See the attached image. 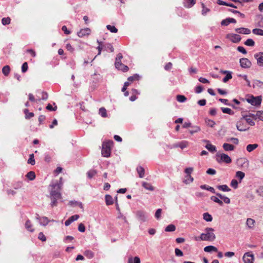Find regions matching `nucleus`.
Listing matches in <instances>:
<instances>
[{
  "label": "nucleus",
  "mask_w": 263,
  "mask_h": 263,
  "mask_svg": "<svg viewBox=\"0 0 263 263\" xmlns=\"http://www.w3.org/2000/svg\"><path fill=\"white\" fill-rule=\"evenodd\" d=\"M52 186V190L50 192V197H54L55 199L62 198L61 194L60 192L61 190V185L59 183H52L50 185Z\"/></svg>",
  "instance_id": "1"
},
{
  "label": "nucleus",
  "mask_w": 263,
  "mask_h": 263,
  "mask_svg": "<svg viewBox=\"0 0 263 263\" xmlns=\"http://www.w3.org/2000/svg\"><path fill=\"white\" fill-rule=\"evenodd\" d=\"M113 141L103 142L102 147V155L103 157H108L110 155L111 146L112 145Z\"/></svg>",
  "instance_id": "2"
},
{
  "label": "nucleus",
  "mask_w": 263,
  "mask_h": 263,
  "mask_svg": "<svg viewBox=\"0 0 263 263\" xmlns=\"http://www.w3.org/2000/svg\"><path fill=\"white\" fill-rule=\"evenodd\" d=\"M216 160L219 163L224 162L227 164L231 163V158L227 154L217 153L216 155Z\"/></svg>",
  "instance_id": "3"
},
{
  "label": "nucleus",
  "mask_w": 263,
  "mask_h": 263,
  "mask_svg": "<svg viewBox=\"0 0 263 263\" xmlns=\"http://www.w3.org/2000/svg\"><path fill=\"white\" fill-rule=\"evenodd\" d=\"M247 101L252 105L258 106L261 104L262 101L261 96L254 97L250 96L246 99Z\"/></svg>",
  "instance_id": "4"
},
{
  "label": "nucleus",
  "mask_w": 263,
  "mask_h": 263,
  "mask_svg": "<svg viewBox=\"0 0 263 263\" xmlns=\"http://www.w3.org/2000/svg\"><path fill=\"white\" fill-rule=\"evenodd\" d=\"M136 217L141 223L146 222L148 220L147 213L142 210L137 211L136 212Z\"/></svg>",
  "instance_id": "5"
},
{
  "label": "nucleus",
  "mask_w": 263,
  "mask_h": 263,
  "mask_svg": "<svg viewBox=\"0 0 263 263\" xmlns=\"http://www.w3.org/2000/svg\"><path fill=\"white\" fill-rule=\"evenodd\" d=\"M214 230L212 228H206L204 230L205 234L207 241H214L216 238V236L213 233Z\"/></svg>",
  "instance_id": "6"
},
{
  "label": "nucleus",
  "mask_w": 263,
  "mask_h": 263,
  "mask_svg": "<svg viewBox=\"0 0 263 263\" xmlns=\"http://www.w3.org/2000/svg\"><path fill=\"white\" fill-rule=\"evenodd\" d=\"M236 127L237 129L240 132H245L249 129V127L247 126L244 119H242V118L239 121L237 122Z\"/></svg>",
  "instance_id": "7"
},
{
  "label": "nucleus",
  "mask_w": 263,
  "mask_h": 263,
  "mask_svg": "<svg viewBox=\"0 0 263 263\" xmlns=\"http://www.w3.org/2000/svg\"><path fill=\"white\" fill-rule=\"evenodd\" d=\"M242 260L244 263H253L254 255L250 252H246L243 256Z\"/></svg>",
  "instance_id": "8"
},
{
  "label": "nucleus",
  "mask_w": 263,
  "mask_h": 263,
  "mask_svg": "<svg viewBox=\"0 0 263 263\" xmlns=\"http://www.w3.org/2000/svg\"><path fill=\"white\" fill-rule=\"evenodd\" d=\"M227 38L230 39L232 42L235 43H239L241 39L239 35L233 33L228 34L227 35Z\"/></svg>",
  "instance_id": "9"
},
{
  "label": "nucleus",
  "mask_w": 263,
  "mask_h": 263,
  "mask_svg": "<svg viewBox=\"0 0 263 263\" xmlns=\"http://www.w3.org/2000/svg\"><path fill=\"white\" fill-rule=\"evenodd\" d=\"M239 63L240 66L243 68H249L251 65L252 63L250 60H249L247 58H241L239 60Z\"/></svg>",
  "instance_id": "10"
},
{
  "label": "nucleus",
  "mask_w": 263,
  "mask_h": 263,
  "mask_svg": "<svg viewBox=\"0 0 263 263\" xmlns=\"http://www.w3.org/2000/svg\"><path fill=\"white\" fill-rule=\"evenodd\" d=\"M254 58L257 61V65L260 67L263 66V52H259L254 54Z\"/></svg>",
  "instance_id": "11"
},
{
  "label": "nucleus",
  "mask_w": 263,
  "mask_h": 263,
  "mask_svg": "<svg viewBox=\"0 0 263 263\" xmlns=\"http://www.w3.org/2000/svg\"><path fill=\"white\" fill-rule=\"evenodd\" d=\"M90 29L88 28H86L84 29H82L80 31L78 32L77 34L78 36L82 37L85 35H88L90 34Z\"/></svg>",
  "instance_id": "12"
},
{
  "label": "nucleus",
  "mask_w": 263,
  "mask_h": 263,
  "mask_svg": "<svg viewBox=\"0 0 263 263\" xmlns=\"http://www.w3.org/2000/svg\"><path fill=\"white\" fill-rule=\"evenodd\" d=\"M116 68L119 70H121L123 72L127 71L129 69L127 66L121 63H118L115 65Z\"/></svg>",
  "instance_id": "13"
},
{
  "label": "nucleus",
  "mask_w": 263,
  "mask_h": 263,
  "mask_svg": "<svg viewBox=\"0 0 263 263\" xmlns=\"http://www.w3.org/2000/svg\"><path fill=\"white\" fill-rule=\"evenodd\" d=\"M235 31L238 33L244 34H249L251 32V31L249 29L243 27L236 28Z\"/></svg>",
  "instance_id": "14"
},
{
  "label": "nucleus",
  "mask_w": 263,
  "mask_h": 263,
  "mask_svg": "<svg viewBox=\"0 0 263 263\" xmlns=\"http://www.w3.org/2000/svg\"><path fill=\"white\" fill-rule=\"evenodd\" d=\"M184 6L190 8L196 4V0H184Z\"/></svg>",
  "instance_id": "15"
},
{
  "label": "nucleus",
  "mask_w": 263,
  "mask_h": 263,
  "mask_svg": "<svg viewBox=\"0 0 263 263\" xmlns=\"http://www.w3.org/2000/svg\"><path fill=\"white\" fill-rule=\"evenodd\" d=\"M191 129H189V132L191 134L197 133L201 130V128L199 126L196 125H192Z\"/></svg>",
  "instance_id": "16"
},
{
  "label": "nucleus",
  "mask_w": 263,
  "mask_h": 263,
  "mask_svg": "<svg viewBox=\"0 0 263 263\" xmlns=\"http://www.w3.org/2000/svg\"><path fill=\"white\" fill-rule=\"evenodd\" d=\"M222 147L226 151H232L235 148V146L233 145L227 143H224L222 145Z\"/></svg>",
  "instance_id": "17"
},
{
  "label": "nucleus",
  "mask_w": 263,
  "mask_h": 263,
  "mask_svg": "<svg viewBox=\"0 0 263 263\" xmlns=\"http://www.w3.org/2000/svg\"><path fill=\"white\" fill-rule=\"evenodd\" d=\"M105 203L107 205H112L114 203V200L110 195H106L105 196Z\"/></svg>",
  "instance_id": "18"
},
{
  "label": "nucleus",
  "mask_w": 263,
  "mask_h": 263,
  "mask_svg": "<svg viewBox=\"0 0 263 263\" xmlns=\"http://www.w3.org/2000/svg\"><path fill=\"white\" fill-rule=\"evenodd\" d=\"M103 45V50H110V52H113L114 51V48L112 45L110 43H105L104 44H102Z\"/></svg>",
  "instance_id": "19"
},
{
  "label": "nucleus",
  "mask_w": 263,
  "mask_h": 263,
  "mask_svg": "<svg viewBox=\"0 0 263 263\" xmlns=\"http://www.w3.org/2000/svg\"><path fill=\"white\" fill-rule=\"evenodd\" d=\"M204 251L206 252H218L217 248L213 246H208L204 247Z\"/></svg>",
  "instance_id": "20"
},
{
  "label": "nucleus",
  "mask_w": 263,
  "mask_h": 263,
  "mask_svg": "<svg viewBox=\"0 0 263 263\" xmlns=\"http://www.w3.org/2000/svg\"><path fill=\"white\" fill-rule=\"evenodd\" d=\"M137 171L139 174V177L141 178H143L144 176L145 170L141 166H138L137 167Z\"/></svg>",
  "instance_id": "21"
},
{
  "label": "nucleus",
  "mask_w": 263,
  "mask_h": 263,
  "mask_svg": "<svg viewBox=\"0 0 263 263\" xmlns=\"http://www.w3.org/2000/svg\"><path fill=\"white\" fill-rule=\"evenodd\" d=\"M216 196L220 198L221 199L223 200L224 203L227 204H229L230 203V199L229 198L226 197L222 195L220 193H217Z\"/></svg>",
  "instance_id": "22"
},
{
  "label": "nucleus",
  "mask_w": 263,
  "mask_h": 263,
  "mask_svg": "<svg viewBox=\"0 0 263 263\" xmlns=\"http://www.w3.org/2000/svg\"><path fill=\"white\" fill-rule=\"evenodd\" d=\"M216 187L220 191L223 192H229L231 190L230 189L227 185H218Z\"/></svg>",
  "instance_id": "23"
},
{
  "label": "nucleus",
  "mask_w": 263,
  "mask_h": 263,
  "mask_svg": "<svg viewBox=\"0 0 263 263\" xmlns=\"http://www.w3.org/2000/svg\"><path fill=\"white\" fill-rule=\"evenodd\" d=\"M142 185L143 187H144L146 190L153 191L154 190V187L151 185V184L146 182H142Z\"/></svg>",
  "instance_id": "24"
},
{
  "label": "nucleus",
  "mask_w": 263,
  "mask_h": 263,
  "mask_svg": "<svg viewBox=\"0 0 263 263\" xmlns=\"http://www.w3.org/2000/svg\"><path fill=\"white\" fill-rule=\"evenodd\" d=\"M50 220L48 219V218L47 217L44 216L41 218L40 220L39 221L40 224L41 225L46 226L48 224Z\"/></svg>",
  "instance_id": "25"
},
{
  "label": "nucleus",
  "mask_w": 263,
  "mask_h": 263,
  "mask_svg": "<svg viewBox=\"0 0 263 263\" xmlns=\"http://www.w3.org/2000/svg\"><path fill=\"white\" fill-rule=\"evenodd\" d=\"M258 146L257 144H249L247 146L246 149L248 152H251Z\"/></svg>",
  "instance_id": "26"
},
{
  "label": "nucleus",
  "mask_w": 263,
  "mask_h": 263,
  "mask_svg": "<svg viewBox=\"0 0 263 263\" xmlns=\"http://www.w3.org/2000/svg\"><path fill=\"white\" fill-rule=\"evenodd\" d=\"M242 119H244V120H245L246 122L251 126L255 125V122L253 121L252 119H251L250 118H248V116H243L242 117Z\"/></svg>",
  "instance_id": "27"
},
{
  "label": "nucleus",
  "mask_w": 263,
  "mask_h": 263,
  "mask_svg": "<svg viewBox=\"0 0 263 263\" xmlns=\"http://www.w3.org/2000/svg\"><path fill=\"white\" fill-rule=\"evenodd\" d=\"M205 147L210 152L214 153L216 151V146L210 143H207Z\"/></svg>",
  "instance_id": "28"
},
{
  "label": "nucleus",
  "mask_w": 263,
  "mask_h": 263,
  "mask_svg": "<svg viewBox=\"0 0 263 263\" xmlns=\"http://www.w3.org/2000/svg\"><path fill=\"white\" fill-rule=\"evenodd\" d=\"M203 218L207 222H211L213 219L212 216L209 213H203Z\"/></svg>",
  "instance_id": "29"
},
{
  "label": "nucleus",
  "mask_w": 263,
  "mask_h": 263,
  "mask_svg": "<svg viewBox=\"0 0 263 263\" xmlns=\"http://www.w3.org/2000/svg\"><path fill=\"white\" fill-rule=\"evenodd\" d=\"M25 228L26 229L31 232H33L34 231V229H32V224H31V221L30 220H27L26 222H25Z\"/></svg>",
  "instance_id": "30"
},
{
  "label": "nucleus",
  "mask_w": 263,
  "mask_h": 263,
  "mask_svg": "<svg viewBox=\"0 0 263 263\" xmlns=\"http://www.w3.org/2000/svg\"><path fill=\"white\" fill-rule=\"evenodd\" d=\"M26 177L30 180H33L35 178V173L30 171L26 174Z\"/></svg>",
  "instance_id": "31"
},
{
  "label": "nucleus",
  "mask_w": 263,
  "mask_h": 263,
  "mask_svg": "<svg viewBox=\"0 0 263 263\" xmlns=\"http://www.w3.org/2000/svg\"><path fill=\"white\" fill-rule=\"evenodd\" d=\"M10 67L9 65L5 66L2 69L3 73L6 76H8L10 73Z\"/></svg>",
  "instance_id": "32"
},
{
  "label": "nucleus",
  "mask_w": 263,
  "mask_h": 263,
  "mask_svg": "<svg viewBox=\"0 0 263 263\" xmlns=\"http://www.w3.org/2000/svg\"><path fill=\"white\" fill-rule=\"evenodd\" d=\"M221 109L224 114H227L230 115H233L234 114V112L229 108L221 107Z\"/></svg>",
  "instance_id": "33"
},
{
  "label": "nucleus",
  "mask_w": 263,
  "mask_h": 263,
  "mask_svg": "<svg viewBox=\"0 0 263 263\" xmlns=\"http://www.w3.org/2000/svg\"><path fill=\"white\" fill-rule=\"evenodd\" d=\"M211 200L213 201L214 202L217 203L220 205L222 206L223 204V202L220 200L217 197L212 196L211 197Z\"/></svg>",
  "instance_id": "34"
},
{
  "label": "nucleus",
  "mask_w": 263,
  "mask_h": 263,
  "mask_svg": "<svg viewBox=\"0 0 263 263\" xmlns=\"http://www.w3.org/2000/svg\"><path fill=\"white\" fill-rule=\"evenodd\" d=\"M253 87L254 88L258 87L263 88V82L259 80H255L253 82Z\"/></svg>",
  "instance_id": "35"
},
{
  "label": "nucleus",
  "mask_w": 263,
  "mask_h": 263,
  "mask_svg": "<svg viewBox=\"0 0 263 263\" xmlns=\"http://www.w3.org/2000/svg\"><path fill=\"white\" fill-rule=\"evenodd\" d=\"M255 220L251 218H248L246 221V224L249 228H252L254 227Z\"/></svg>",
  "instance_id": "36"
},
{
  "label": "nucleus",
  "mask_w": 263,
  "mask_h": 263,
  "mask_svg": "<svg viewBox=\"0 0 263 263\" xmlns=\"http://www.w3.org/2000/svg\"><path fill=\"white\" fill-rule=\"evenodd\" d=\"M176 230V227L173 224L168 225L165 229V232H174Z\"/></svg>",
  "instance_id": "37"
},
{
  "label": "nucleus",
  "mask_w": 263,
  "mask_h": 263,
  "mask_svg": "<svg viewBox=\"0 0 263 263\" xmlns=\"http://www.w3.org/2000/svg\"><path fill=\"white\" fill-rule=\"evenodd\" d=\"M253 34L263 36V30L258 28H255L252 30Z\"/></svg>",
  "instance_id": "38"
},
{
  "label": "nucleus",
  "mask_w": 263,
  "mask_h": 263,
  "mask_svg": "<svg viewBox=\"0 0 263 263\" xmlns=\"http://www.w3.org/2000/svg\"><path fill=\"white\" fill-rule=\"evenodd\" d=\"M216 3L219 5H224L229 7H233L232 5V3H229L226 2H224L222 0H217Z\"/></svg>",
  "instance_id": "39"
},
{
  "label": "nucleus",
  "mask_w": 263,
  "mask_h": 263,
  "mask_svg": "<svg viewBox=\"0 0 263 263\" xmlns=\"http://www.w3.org/2000/svg\"><path fill=\"white\" fill-rule=\"evenodd\" d=\"M176 99L179 102L183 103L186 100V98L183 95H178L176 96Z\"/></svg>",
  "instance_id": "40"
},
{
  "label": "nucleus",
  "mask_w": 263,
  "mask_h": 263,
  "mask_svg": "<svg viewBox=\"0 0 263 263\" xmlns=\"http://www.w3.org/2000/svg\"><path fill=\"white\" fill-rule=\"evenodd\" d=\"M232 78V72L230 71L228 72L226 76L222 79V81L224 83H227L229 80Z\"/></svg>",
  "instance_id": "41"
},
{
  "label": "nucleus",
  "mask_w": 263,
  "mask_h": 263,
  "mask_svg": "<svg viewBox=\"0 0 263 263\" xmlns=\"http://www.w3.org/2000/svg\"><path fill=\"white\" fill-rule=\"evenodd\" d=\"M140 77L138 74H135L132 76L129 77L128 78V81L130 82H133L134 80H139Z\"/></svg>",
  "instance_id": "42"
},
{
  "label": "nucleus",
  "mask_w": 263,
  "mask_h": 263,
  "mask_svg": "<svg viewBox=\"0 0 263 263\" xmlns=\"http://www.w3.org/2000/svg\"><path fill=\"white\" fill-rule=\"evenodd\" d=\"M106 28L112 33H117L118 32L117 28L114 26L108 25L106 26Z\"/></svg>",
  "instance_id": "43"
},
{
  "label": "nucleus",
  "mask_w": 263,
  "mask_h": 263,
  "mask_svg": "<svg viewBox=\"0 0 263 263\" xmlns=\"http://www.w3.org/2000/svg\"><path fill=\"white\" fill-rule=\"evenodd\" d=\"M245 174L243 172L241 171H237L236 174V177L239 179V182H241V180L245 177Z\"/></svg>",
  "instance_id": "44"
},
{
  "label": "nucleus",
  "mask_w": 263,
  "mask_h": 263,
  "mask_svg": "<svg viewBox=\"0 0 263 263\" xmlns=\"http://www.w3.org/2000/svg\"><path fill=\"white\" fill-rule=\"evenodd\" d=\"M205 121L207 125L211 127H213L216 124L215 121L209 119H205Z\"/></svg>",
  "instance_id": "45"
},
{
  "label": "nucleus",
  "mask_w": 263,
  "mask_h": 263,
  "mask_svg": "<svg viewBox=\"0 0 263 263\" xmlns=\"http://www.w3.org/2000/svg\"><path fill=\"white\" fill-rule=\"evenodd\" d=\"M97 171L96 170H89L87 174V176L89 178L91 179L92 178L93 176H95L96 175V174H97Z\"/></svg>",
  "instance_id": "46"
},
{
  "label": "nucleus",
  "mask_w": 263,
  "mask_h": 263,
  "mask_svg": "<svg viewBox=\"0 0 263 263\" xmlns=\"http://www.w3.org/2000/svg\"><path fill=\"white\" fill-rule=\"evenodd\" d=\"M34 154H31L30 155H29V159L28 160V163L29 164H30L31 165H34L35 163V160H34Z\"/></svg>",
  "instance_id": "47"
},
{
  "label": "nucleus",
  "mask_w": 263,
  "mask_h": 263,
  "mask_svg": "<svg viewBox=\"0 0 263 263\" xmlns=\"http://www.w3.org/2000/svg\"><path fill=\"white\" fill-rule=\"evenodd\" d=\"M245 44L248 46H254L255 42L252 39H248L245 41Z\"/></svg>",
  "instance_id": "48"
},
{
  "label": "nucleus",
  "mask_w": 263,
  "mask_h": 263,
  "mask_svg": "<svg viewBox=\"0 0 263 263\" xmlns=\"http://www.w3.org/2000/svg\"><path fill=\"white\" fill-rule=\"evenodd\" d=\"M11 19L9 17H4L2 20V23L3 25H8L10 23Z\"/></svg>",
  "instance_id": "49"
},
{
  "label": "nucleus",
  "mask_w": 263,
  "mask_h": 263,
  "mask_svg": "<svg viewBox=\"0 0 263 263\" xmlns=\"http://www.w3.org/2000/svg\"><path fill=\"white\" fill-rule=\"evenodd\" d=\"M99 114L102 117H106L107 116V113H106V110L104 107H101L99 109Z\"/></svg>",
  "instance_id": "50"
},
{
  "label": "nucleus",
  "mask_w": 263,
  "mask_h": 263,
  "mask_svg": "<svg viewBox=\"0 0 263 263\" xmlns=\"http://www.w3.org/2000/svg\"><path fill=\"white\" fill-rule=\"evenodd\" d=\"M84 254L89 258H91L93 257L94 254L90 250H86L84 252Z\"/></svg>",
  "instance_id": "51"
},
{
  "label": "nucleus",
  "mask_w": 263,
  "mask_h": 263,
  "mask_svg": "<svg viewBox=\"0 0 263 263\" xmlns=\"http://www.w3.org/2000/svg\"><path fill=\"white\" fill-rule=\"evenodd\" d=\"M238 182L236 179H233L231 182V186L235 189L238 188Z\"/></svg>",
  "instance_id": "52"
},
{
  "label": "nucleus",
  "mask_w": 263,
  "mask_h": 263,
  "mask_svg": "<svg viewBox=\"0 0 263 263\" xmlns=\"http://www.w3.org/2000/svg\"><path fill=\"white\" fill-rule=\"evenodd\" d=\"M97 43L99 44V46L97 47V49L98 50V55H100L101 53V51L103 50V45L101 42H100L99 40H97Z\"/></svg>",
  "instance_id": "53"
},
{
  "label": "nucleus",
  "mask_w": 263,
  "mask_h": 263,
  "mask_svg": "<svg viewBox=\"0 0 263 263\" xmlns=\"http://www.w3.org/2000/svg\"><path fill=\"white\" fill-rule=\"evenodd\" d=\"M162 213V209H158L157 210L155 216L157 219H159L161 217V215Z\"/></svg>",
  "instance_id": "54"
},
{
  "label": "nucleus",
  "mask_w": 263,
  "mask_h": 263,
  "mask_svg": "<svg viewBox=\"0 0 263 263\" xmlns=\"http://www.w3.org/2000/svg\"><path fill=\"white\" fill-rule=\"evenodd\" d=\"M123 58V55L121 53H119L118 54H117V58L116 59V61H115V65L116 64H118V63H121V59Z\"/></svg>",
  "instance_id": "55"
},
{
  "label": "nucleus",
  "mask_w": 263,
  "mask_h": 263,
  "mask_svg": "<svg viewBox=\"0 0 263 263\" xmlns=\"http://www.w3.org/2000/svg\"><path fill=\"white\" fill-rule=\"evenodd\" d=\"M248 116V117H251L254 120H257V119H259V114L258 111H257L256 114H249Z\"/></svg>",
  "instance_id": "56"
},
{
  "label": "nucleus",
  "mask_w": 263,
  "mask_h": 263,
  "mask_svg": "<svg viewBox=\"0 0 263 263\" xmlns=\"http://www.w3.org/2000/svg\"><path fill=\"white\" fill-rule=\"evenodd\" d=\"M175 253L177 256H182L183 255L182 251L178 248L175 249Z\"/></svg>",
  "instance_id": "57"
},
{
  "label": "nucleus",
  "mask_w": 263,
  "mask_h": 263,
  "mask_svg": "<svg viewBox=\"0 0 263 263\" xmlns=\"http://www.w3.org/2000/svg\"><path fill=\"white\" fill-rule=\"evenodd\" d=\"M203 90V87L202 85H198L195 88V92L197 93H201Z\"/></svg>",
  "instance_id": "58"
},
{
  "label": "nucleus",
  "mask_w": 263,
  "mask_h": 263,
  "mask_svg": "<svg viewBox=\"0 0 263 263\" xmlns=\"http://www.w3.org/2000/svg\"><path fill=\"white\" fill-rule=\"evenodd\" d=\"M38 238L42 241H45L46 240V237L44 235L43 232H40L39 234Z\"/></svg>",
  "instance_id": "59"
},
{
  "label": "nucleus",
  "mask_w": 263,
  "mask_h": 263,
  "mask_svg": "<svg viewBox=\"0 0 263 263\" xmlns=\"http://www.w3.org/2000/svg\"><path fill=\"white\" fill-rule=\"evenodd\" d=\"M202 15H205L207 12L210 11V9L208 8H206L204 5V4H202Z\"/></svg>",
  "instance_id": "60"
},
{
  "label": "nucleus",
  "mask_w": 263,
  "mask_h": 263,
  "mask_svg": "<svg viewBox=\"0 0 263 263\" xmlns=\"http://www.w3.org/2000/svg\"><path fill=\"white\" fill-rule=\"evenodd\" d=\"M85 227L83 223H80L78 226V230L81 232H84L85 231Z\"/></svg>",
  "instance_id": "61"
},
{
  "label": "nucleus",
  "mask_w": 263,
  "mask_h": 263,
  "mask_svg": "<svg viewBox=\"0 0 263 263\" xmlns=\"http://www.w3.org/2000/svg\"><path fill=\"white\" fill-rule=\"evenodd\" d=\"M237 50H238L239 52H241V53H243V54H247V50H246L245 49V48L243 47H242V46H238V47H237Z\"/></svg>",
  "instance_id": "62"
},
{
  "label": "nucleus",
  "mask_w": 263,
  "mask_h": 263,
  "mask_svg": "<svg viewBox=\"0 0 263 263\" xmlns=\"http://www.w3.org/2000/svg\"><path fill=\"white\" fill-rule=\"evenodd\" d=\"M28 69V64L27 62H25L22 66V71L23 72H26Z\"/></svg>",
  "instance_id": "63"
},
{
  "label": "nucleus",
  "mask_w": 263,
  "mask_h": 263,
  "mask_svg": "<svg viewBox=\"0 0 263 263\" xmlns=\"http://www.w3.org/2000/svg\"><path fill=\"white\" fill-rule=\"evenodd\" d=\"M74 239V237L71 236H66L64 238V241L65 242H68V241H71Z\"/></svg>",
  "instance_id": "64"
}]
</instances>
